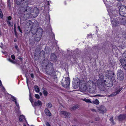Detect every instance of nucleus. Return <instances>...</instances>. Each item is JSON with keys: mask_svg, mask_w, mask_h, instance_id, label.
I'll use <instances>...</instances> for the list:
<instances>
[{"mask_svg": "<svg viewBox=\"0 0 126 126\" xmlns=\"http://www.w3.org/2000/svg\"><path fill=\"white\" fill-rule=\"evenodd\" d=\"M44 63L42 64V68L46 69V71L48 74H51L54 71L53 64L48 60H45Z\"/></svg>", "mask_w": 126, "mask_h": 126, "instance_id": "nucleus-1", "label": "nucleus"}, {"mask_svg": "<svg viewBox=\"0 0 126 126\" xmlns=\"http://www.w3.org/2000/svg\"><path fill=\"white\" fill-rule=\"evenodd\" d=\"M106 80H103L102 79H99L97 81V84L98 87L101 90H104L105 89L104 86L105 84H106L108 87H110L112 86L113 84L112 83V81H110V83L109 85L107 84V83L108 82L107 81L106 84L105 83L106 82Z\"/></svg>", "mask_w": 126, "mask_h": 126, "instance_id": "nucleus-2", "label": "nucleus"}, {"mask_svg": "<svg viewBox=\"0 0 126 126\" xmlns=\"http://www.w3.org/2000/svg\"><path fill=\"white\" fill-rule=\"evenodd\" d=\"M32 8L28 6H25L21 7L20 10L22 13L26 16V18H28L31 14Z\"/></svg>", "mask_w": 126, "mask_h": 126, "instance_id": "nucleus-3", "label": "nucleus"}, {"mask_svg": "<svg viewBox=\"0 0 126 126\" xmlns=\"http://www.w3.org/2000/svg\"><path fill=\"white\" fill-rule=\"evenodd\" d=\"M111 22L112 26L113 27H115L119 26L120 24H124V22L119 21V18L117 19L114 16L110 15Z\"/></svg>", "mask_w": 126, "mask_h": 126, "instance_id": "nucleus-4", "label": "nucleus"}, {"mask_svg": "<svg viewBox=\"0 0 126 126\" xmlns=\"http://www.w3.org/2000/svg\"><path fill=\"white\" fill-rule=\"evenodd\" d=\"M94 84L93 82L91 81H89L87 85L86 84H84L81 86L80 88L82 92H84L86 90L91 91L92 88V85Z\"/></svg>", "mask_w": 126, "mask_h": 126, "instance_id": "nucleus-5", "label": "nucleus"}, {"mask_svg": "<svg viewBox=\"0 0 126 126\" xmlns=\"http://www.w3.org/2000/svg\"><path fill=\"white\" fill-rule=\"evenodd\" d=\"M119 14L121 16L126 17V7L124 5L120 6L119 9Z\"/></svg>", "mask_w": 126, "mask_h": 126, "instance_id": "nucleus-6", "label": "nucleus"}, {"mask_svg": "<svg viewBox=\"0 0 126 126\" xmlns=\"http://www.w3.org/2000/svg\"><path fill=\"white\" fill-rule=\"evenodd\" d=\"M117 77L118 79L119 80H122L124 79V73L123 71L118 70L117 71Z\"/></svg>", "mask_w": 126, "mask_h": 126, "instance_id": "nucleus-7", "label": "nucleus"}, {"mask_svg": "<svg viewBox=\"0 0 126 126\" xmlns=\"http://www.w3.org/2000/svg\"><path fill=\"white\" fill-rule=\"evenodd\" d=\"M39 12L38 8H34L32 11L31 15L33 17L35 18L38 16Z\"/></svg>", "mask_w": 126, "mask_h": 126, "instance_id": "nucleus-8", "label": "nucleus"}, {"mask_svg": "<svg viewBox=\"0 0 126 126\" xmlns=\"http://www.w3.org/2000/svg\"><path fill=\"white\" fill-rule=\"evenodd\" d=\"M65 81L63 82H62V84L63 87L67 88L69 86L70 84V79L68 77L65 78Z\"/></svg>", "mask_w": 126, "mask_h": 126, "instance_id": "nucleus-9", "label": "nucleus"}, {"mask_svg": "<svg viewBox=\"0 0 126 126\" xmlns=\"http://www.w3.org/2000/svg\"><path fill=\"white\" fill-rule=\"evenodd\" d=\"M61 115H63L65 118H69L71 116V114L69 112L66 111H62L60 112Z\"/></svg>", "mask_w": 126, "mask_h": 126, "instance_id": "nucleus-10", "label": "nucleus"}, {"mask_svg": "<svg viewBox=\"0 0 126 126\" xmlns=\"http://www.w3.org/2000/svg\"><path fill=\"white\" fill-rule=\"evenodd\" d=\"M98 112L100 113L103 114L106 111V109L103 106H101L98 109Z\"/></svg>", "mask_w": 126, "mask_h": 126, "instance_id": "nucleus-11", "label": "nucleus"}, {"mask_svg": "<svg viewBox=\"0 0 126 126\" xmlns=\"http://www.w3.org/2000/svg\"><path fill=\"white\" fill-rule=\"evenodd\" d=\"M120 62L123 68L126 70V60L125 59H122L120 60Z\"/></svg>", "mask_w": 126, "mask_h": 126, "instance_id": "nucleus-12", "label": "nucleus"}, {"mask_svg": "<svg viewBox=\"0 0 126 126\" xmlns=\"http://www.w3.org/2000/svg\"><path fill=\"white\" fill-rule=\"evenodd\" d=\"M42 30H40L39 33L38 35H36L35 39V40L37 41H39L40 40V38L42 36Z\"/></svg>", "mask_w": 126, "mask_h": 126, "instance_id": "nucleus-13", "label": "nucleus"}, {"mask_svg": "<svg viewBox=\"0 0 126 126\" xmlns=\"http://www.w3.org/2000/svg\"><path fill=\"white\" fill-rule=\"evenodd\" d=\"M19 121L20 122H25L27 123V121L26 120L25 116L23 115H21L20 116Z\"/></svg>", "mask_w": 126, "mask_h": 126, "instance_id": "nucleus-14", "label": "nucleus"}, {"mask_svg": "<svg viewBox=\"0 0 126 126\" xmlns=\"http://www.w3.org/2000/svg\"><path fill=\"white\" fill-rule=\"evenodd\" d=\"M118 118L120 121L126 119V114H120L118 116Z\"/></svg>", "mask_w": 126, "mask_h": 126, "instance_id": "nucleus-15", "label": "nucleus"}, {"mask_svg": "<svg viewBox=\"0 0 126 126\" xmlns=\"http://www.w3.org/2000/svg\"><path fill=\"white\" fill-rule=\"evenodd\" d=\"M40 31L38 30L36 31V30L34 29L33 28H32L31 30V32L33 34H36L37 35L39 33Z\"/></svg>", "mask_w": 126, "mask_h": 126, "instance_id": "nucleus-16", "label": "nucleus"}, {"mask_svg": "<svg viewBox=\"0 0 126 126\" xmlns=\"http://www.w3.org/2000/svg\"><path fill=\"white\" fill-rule=\"evenodd\" d=\"M34 105L35 106H41L42 105V103L40 101L38 100L34 102Z\"/></svg>", "mask_w": 126, "mask_h": 126, "instance_id": "nucleus-17", "label": "nucleus"}, {"mask_svg": "<svg viewBox=\"0 0 126 126\" xmlns=\"http://www.w3.org/2000/svg\"><path fill=\"white\" fill-rule=\"evenodd\" d=\"M45 112L47 115L50 116L51 115V114L49 110L47 109L46 108L45 110Z\"/></svg>", "mask_w": 126, "mask_h": 126, "instance_id": "nucleus-18", "label": "nucleus"}, {"mask_svg": "<svg viewBox=\"0 0 126 126\" xmlns=\"http://www.w3.org/2000/svg\"><path fill=\"white\" fill-rule=\"evenodd\" d=\"M34 89L35 91L37 93H38L40 91L39 89L38 86H35L34 87Z\"/></svg>", "mask_w": 126, "mask_h": 126, "instance_id": "nucleus-19", "label": "nucleus"}, {"mask_svg": "<svg viewBox=\"0 0 126 126\" xmlns=\"http://www.w3.org/2000/svg\"><path fill=\"white\" fill-rule=\"evenodd\" d=\"M6 21L8 26L12 27L13 25V22L11 23L9 21L6 20Z\"/></svg>", "mask_w": 126, "mask_h": 126, "instance_id": "nucleus-20", "label": "nucleus"}, {"mask_svg": "<svg viewBox=\"0 0 126 126\" xmlns=\"http://www.w3.org/2000/svg\"><path fill=\"white\" fill-rule=\"evenodd\" d=\"M51 57L52 59H54L55 60H56L57 59V57L54 53H52L51 54Z\"/></svg>", "mask_w": 126, "mask_h": 126, "instance_id": "nucleus-21", "label": "nucleus"}, {"mask_svg": "<svg viewBox=\"0 0 126 126\" xmlns=\"http://www.w3.org/2000/svg\"><path fill=\"white\" fill-rule=\"evenodd\" d=\"M74 83L75 84L76 87H77L78 86L79 84V81L78 80H76L75 81Z\"/></svg>", "mask_w": 126, "mask_h": 126, "instance_id": "nucleus-22", "label": "nucleus"}, {"mask_svg": "<svg viewBox=\"0 0 126 126\" xmlns=\"http://www.w3.org/2000/svg\"><path fill=\"white\" fill-rule=\"evenodd\" d=\"M28 0H23L22 1V3L27 5H28Z\"/></svg>", "mask_w": 126, "mask_h": 126, "instance_id": "nucleus-23", "label": "nucleus"}, {"mask_svg": "<svg viewBox=\"0 0 126 126\" xmlns=\"http://www.w3.org/2000/svg\"><path fill=\"white\" fill-rule=\"evenodd\" d=\"M46 105L47 107L48 108H50L52 106V105L50 103H47Z\"/></svg>", "mask_w": 126, "mask_h": 126, "instance_id": "nucleus-24", "label": "nucleus"}, {"mask_svg": "<svg viewBox=\"0 0 126 126\" xmlns=\"http://www.w3.org/2000/svg\"><path fill=\"white\" fill-rule=\"evenodd\" d=\"M83 100L86 102L90 103H92L91 101L89 99H87L86 98H84L83 99Z\"/></svg>", "mask_w": 126, "mask_h": 126, "instance_id": "nucleus-25", "label": "nucleus"}, {"mask_svg": "<svg viewBox=\"0 0 126 126\" xmlns=\"http://www.w3.org/2000/svg\"><path fill=\"white\" fill-rule=\"evenodd\" d=\"M93 103L95 104H98L99 103V102L97 99H96L93 102Z\"/></svg>", "mask_w": 126, "mask_h": 126, "instance_id": "nucleus-26", "label": "nucleus"}, {"mask_svg": "<svg viewBox=\"0 0 126 126\" xmlns=\"http://www.w3.org/2000/svg\"><path fill=\"white\" fill-rule=\"evenodd\" d=\"M79 107L78 105H75L72 107V109L73 110H75L79 108Z\"/></svg>", "mask_w": 126, "mask_h": 126, "instance_id": "nucleus-27", "label": "nucleus"}, {"mask_svg": "<svg viewBox=\"0 0 126 126\" xmlns=\"http://www.w3.org/2000/svg\"><path fill=\"white\" fill-rule=\"evenodd\" d=\"M43 93L45 96H47L48 94L46 90L43 91Z\"/></svg>", "mask_w": 126, "mask_h": 126, "instance_id": "nucleus-28", "label": "nucleus"}, {"mask_svg": "<svg viewBox=\"0 0 126 126\" xmlns=\"http://www.w3.org/2000/svg\"><path fill=\"white\" fill-rule=\"evenodd\" d=\"M22 2L21 0H16V3L17 5H19Z\"/></svg>", "mask_w": 126, "mask_h": 126, "instance_id": "nucleus-29", "label": "nucleus"}, {"mask_svg": "<svg viewBox=\"0 0 126 126\" xmlns=\"http://www.w3.org/2000/svg\"><path fill=\"white\" fill-rule=\"evenodd\" d=\"M11 98L12 99V100L13 101L15 102L16 101V98L15 97L13 96H11Z\"/></svg>", "mask_w": 126, "mask_h": 126, "instance_id": "nucleus-30", "label": "nucleus"}, {"mask_svg": "<svg viewBox=\"0 0 126 126\" xmlns=\"http://www.w3.org/2000/svg\"><path fill=\"white\" fill-rule=\"evenodd\" d=\"M29 99L32 103L33 102V100L31 95V94H30L29 95Z\"/></svg>", "mask_w": 126, "mask_h": 126, "instance_id": "nucleus-31", "label": "nucleus"}, {"mask_svg": "<svg viewBox=\"0 0 126 126\" xmlns=\"http://www.w3.org/2000/svg\"><path fill=\"white\" fill-rule=\"evenodd\" d=\"M118 93L116 91V92L113 93L112 94H111L110 95V96H114L116 95Z\"/></svg>", "mask_w": 126, "mask_h": 126, "instance_id": "nucleus-32", "label": "nucleus"}, {"mask_svg": "<svg viewBox=\"0 0 126 126\" xmlns=\"http://www.w3.org/2000/svg\"><path fill=\"white\" fill-rule=\"evenodd\" d=\"M121 16H120L119 17V18H121V20L120 19V20H119V21H121V22H123V21L124 22V23H125L124 20V19L123 18H121Z\"/></svg>", "mask_w": 126, "mask_h": 126, "instance_id": "nucleus-33", "label": "nucleus"}, {"mask_svg": "<svg viewBox=\"0 0 126 126\" xmlns=\"http://www.w3.org/2000/svg\"><path fill=\"white\" fill-rule=\"evenodd\" d=\"M35 97L38 99H39L40 98V97L39 95L38 94H35Z\"/></svg>", "mask_w": 126, "mask_h": 126, "instance_id": "nucleus-34", "label": "nucleus"}, {"mask_svg": "<svg viewBox=\"0 0 126 126\" xmlns=\"http://www.w3.org/2000/svg\"><path fill=\"white\" fill-rule=\"evenodd\" d=\"M0 16L1 18H2L3 17V14L1 10L0 9Z\"/></svg>", "mask_w": 126, "mask_h": 126, "instance_id": "nucleus-35", "label": "nucleus"}, {"mask_svg": "<svg viewBox=\"0 0 126 126\" xmlns=\"http://www.w3.org/2000/svg\"><path fill=\"white\" fill-rule=\"evenodd\" d=\"M8 60L10 62L13 63H15V61L13 60L10 59H8Z\"/></svg>", "mask_w": 126, "mask_h": 126, "instance_id": "nucleus-36", "label": "nucleus"}, {"mask_svg": "<svg viewBox=\"0 0 126 126\" xmlns=\"http://www.w3.org/2000/svg\"><path fill=\"white\" fill-rule=\"evenodd\" d=\"M110 121L113 124H114V123L113 122V117H112L110 119Z\"/></svg>", "mask_w": 126, "mask_h": 126, "instance_id": "nucleus-37", "label": "nucleus"}, {"mask_svg": "<svg viewBox=\"0 0 126 126\" xmlns=\"http://www.w3.org/2000/svg\"><path fill=\"white\" fill-rule=\"evenodd\" d=\"M12 18V17L11 16H9L8 17H7V20H10Z\"/></svg>", "mask_w": 126, "mask_h": 126, "instance_id": "nucleus-38", "label": "nucleus"}, {"mask_svg": "<svg viewBox=\"0 0 126 126\" xmlns=\"http://www.w3.org/2000/svg\"><path fill=\"white\" fill-rule=\"evenodd\" d=\"M90 110H91L92 112H95L96 111V110L95 109H90Z\"/></svg>", "mask_w": 126, "mask_h": 126, "instance_id": "nucleus-39", "label": "nucleus"}, {"mask_svg": "<svg viewBox=\"0 0 126 126\" xmlns=\"http://www.w3.org/2000/svg\"><path fill=\"white\" fill-rule=\"evenodd\" d=\"M124 57L126 58V51H125L124 53Z\"/></svg>", "mask_w": 126, "mask_h": 126, "instance_id": "nucleus-40", "label": "nucleus"}, {"mask_svg": "<svg viewBox=\"0 0 126 126\" xmlns=\"http://www.w3.org/2000/svg\"><path fill=\"white\" fill-rule=\"evenodd\" d=\"M122 88H120L119 90L117 91V93H118L119 92H120L122 90Z\"/></svg>", "mask_w": 126, "mask_h": 126, "instance_id": "nucleus-41", "label": "nucleus"}, {"mask_svg": "<svg viewBox=\"0 0 126 126\" xmlns=\"http://www.w3.org/2000/svg\"><path fill=\"white\" fill-rule=\"evenodd\" d=\"M11 57L14 60L15 59V56L14 55H13V54L11 56Z\"/></svg>", "mask_w": 126, "mask_h": 126, "instance_id": "nucleus-42", "label": "nucleus"}, {"mask_svg": "<svg viewBox=\"0 0 126 126\" xmlns=\"http://www.w3.org/2000/svg\"><path fill=\"white\" fill-rule=\"evenodd\" d=\"M46 125L47 126H50L49 123L47 122L46 123Z\"/></svg>", "mask_w": 126, "mask_h": 126, "instance_id": "nucleus-43", "label": "nucleus"}, {"mask_svg": "<svg viewBox=\"0 0 126 126\" xmlns=\"http://www.w3.org/2000/svg\"><path fill=\"white\" fill-rule=\"evenodd\" d=\"M94 96H99V97H102V96L101 95L99 94V95H95Z\"/></svg>", "mask_w": 126, "mask_h": 126, "instance_id": "nucleus-44", "label": "nucleus"}, {"mask_svg": "<svg viewBox=\"0 0 126 126\" xmlns=\"http://www.w3.org/2000/svg\"><path fill=\"white\" fill-rule=\"evenodd\" d=\"M31 77L32 78H33L34 77V75L33 74H31Z\"/></svg>", "mask_w": 126, "mask_h": 126, "instance_id": "nucleus-45", "label": "nucleus"}, {"mask_svg": "<svg viewBox=\"0 0 126 126\" xmlns=\"http://www.w3.org/2000/svg\"><path fill=\"white\" fill-rule=\"evenodd\" d=\"M15 103L17 106L18 107H19V104L18 103H17V101L15 102Z\"/></svg>", "mask_w": 126, "mask_h": 126, "instance_id": "nucleus-46", "label": "nucleus"}, {"mask_svg": "<svg viewBox=\"0 0 126 126\" xmlns=\"http://www.w3.org/2000/svg\"><path fill=\"white\" fill-rule=\"evenodd\" d=\"M99 118H95V121H98L99 120Z\"/></svg>", "mask_w": 126, "mask_h": 126, "instance_id": "nucleus-47", "label": "nucleus"}, {"mask_svg": "<svg viewBox=\"0 0 126 126\" xmlns=\"http://www.w3.org/2000/svg\"><path fill=\"white\" fill-rule=\"evenodd\" d=\"M7 5L9 7H10V3H7Z\"/></svg>", "mask_w": 126, "mask_h": 126, "instance_id": "nucleus-48", "label": "nucleus"}, {"mask_svg": "<svg viewBox=\"0 0 126 126\" xmlns=\"http://www.w3.org/2000/svg\"><path fill=\"white\" fill-rule=\"evenodd\" d=\"M42 89L43 90V91H46V90H46V89L44 87H43L42 88Z\"/></svg>", "mask_w": 126, "mask_h": 126, "instance_id": "nucleus-49", "label": "nucleus"}, {"mask_svg": "<svg viewBox=\"0 0 126 126\" xmlns=\"http://www.w3.org/2000/svg\"><path fill=\"white\" fill-rule=\"evenodd\" d=\"M16 24H14V30L15 31L16 30Z\"/></svg>", "mask_w": 126, "mask_h": 126, "instance_id": "nucleus-50", "label": "nucleus"}, {"mask_svg": "<svg viewBox=\"0 0 126 126\" xmlns=\"http://www.w3.org/2000/svg\"><path fill=\"white\" fill-rule=\"evenodd\" d=\"M7 3H10V0H8L7 2Z\"/></svg>", "mask_w": 126, "mask_h": 126, "instance_id": "nucleus-51", "label": "nucleus"}, {"mask_svg": "<svg viewBox=\"0 0 126 126\" xmlns=\"http://www.w3.org/2000/svg\"><path fill=\"white\" fill-rule=\"evenodd\" d=\"M18 30H20L21 29L20 27L19 26L18 27Z\"/></svg>", "mask_w": 126, "mask_h": 126, "instance_id": "nucleus-52", "label": "nucleus"}, {"mask_svg": "<svg viewBox=\"0 0 126 126\" xmlns=\"http://www.w3.org/2000/svg\"><path fill=\"white\" fill-rule=\"evenodd\" d=\"M39 94H40V95L41 96L42 95V94L41 92H40L39 93Z\"/></svg>", "mask_w": 126, "mask_h": 126, "instance_id": "nucleus-53", "label": "nucleus"}, {"mask_svg": "<svg viewBox=\"0 0 126 126\" xmlns=\"http://www.w3.org/2000/svg\"><path fill=\"white\" fill-rule=\"evenodd\" d=\"M90 35L91 36H92V34H90L89 35L88 34V36H89Z\"/></svg>", "mask_w": 126, "mask_h": 126, "instance_id": "nucleus-54", "label": "nucleus"}, {"mask_svg": "<svg viewBox=\"0 0 126 126\" xmlns=\"http://www.w3.org/2000/svg\"><path fill=\"white\" fill-rule=\"evenodd\" d=\"M19 59L21 60L22 59V58H21V57H20V58H19Z\"/></svg>", "mask_w": 126, "mask_h": 126, "instance_id": "nucleus-55", "label": "nucleus"}, {"mask_svg": "<svg viewBox=\"0 0 126 126\" xmlns=\"http://www.w3.org/2000/svg\"><path fill=\"white\" fill-rule=\"evenodd\" d=\"M19 31H20V32H22V30H21L20 29V30H19Z\"/></svg>", "mask_w": 126, "mask_h": 126, "instance_id": "nucleus-56", "label": "nucleus"}, {"mask_svg": "<svg viewBox=\"0 0 126 126\" xmlns=\"http://www.w3.org/2000/svg\"><path fill=\"white\" fill-rule=\"evenodd\" d=\"M14 41L15 42H16V39H15L14 40Z\"/></svg>", "mask_w": 126, "mask_h": 126, "instance_id": "nucleus-57", "label": "nucleus"}, {"mask_svg": "<svg viewBox=\"0 0 126 126\" xmlns=\"http://www.w3.org/2000/svg\"><path fill=\"white\" fill-rule=\"evenodd\" d=\"M28 79L27 78V84H28Z\"/></svg>", "mask_w": 126, "mask_h": 126, "instance_id": "nucleus-58", "label": "nucleus"}, {"mask_svg": "<svg viewBox=\"0 0 126 126\" xmlns=\"http://www.w3.org/2000/svg\"><path fill=\"white\" fill-rule=\"evenodd\" d=\"M17 46H15V47L16 48H17Z\"/></svg>", "mask_w": 126, "mask_h": 126, "instance_id": "nucleus-59", "label": "nucleus"}, {"mask_svg": "<svg viewBox=\"0 0 126 126\" xmlns=\"http://www.w3.org/2000/svg\"><path fill=\"white\" fill-rule=\"evenodd\" d=\"M15 34H16V36H17V35L16 34V32H15Z\"/></svg>", "mask_w": 126, "mask_h": 126, "instance_id": "nucleus-60", "label": "nucleus"}, {"mask_svg": "<svg viewBox=\"0 0 126 126\" xmlns=\"http://www.w3.org/2000/svg\"><path fill=\"white\" fill-rule=\"evenodd\" d=\"M23 126H26L25 125H23Z\"/></svg>", "mask_w": 126, "mask_h": 126, "instance_id": "nucleus-61", "label": "nucleus"}, {"mask_svg": "<svg viewBox=\"0 0 126 126\" xmlns=\"http://www.w3.org/2000/svg\"><path fill=\"white\" fill-rule=\"evenodd\" d=\"M125 108H126V107H125Z\"/></svg>", "mask_w": 126, "mask_h": 126, "instance_id": "nucleus-62", "label": "nucleus"}]
</instances>
